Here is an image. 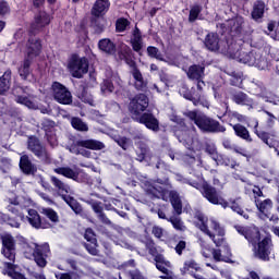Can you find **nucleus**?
Wrapping results in <instances>:
<instances>
[{
    "label": "nucleus",
    "mask_w": 279,
    "mask_h": 279,
    "mask_svg": "<svg viewBox=\"0 0 279 279\" xmlns=\"http://www.w3.org/2000/svg\"><path fill=\"white\" fill-rule=\"evenodd\" d=\"M96 217L101 223H104V226H112V220L108 218L106 213L102 211L101 214H98Z\"/></svg>",
    "instance_id": "obj_61"
},
{
    "label": "nucleus",
    "mask_w": 279,
    "mask_h": 279,
    "mask_svg": "<svg viewBox=\"0 0 279 279\" xmlns=\"http://www.w3.org/2000/svg\"><path fill=\"white\" fill-rule=\"evenodd\" d=\"M43 215L47 217L52 223H58L60 221V217L58 216V211L53 208H44Z\"/></svg>",
    "instance_id": "obj_48"
},
{
    "label": "nucleus",
    "mask_w": 279,
    "mask_h": 279,
    "mask_svg": "<svg viewBox=\"0 0 279 279\" xmlns=\"http://www.w3.org/2000/svg\"><path fill=\"white\" fill-rule=\"evenodd\" d=\"M221 53L225 56H229L233 60H238V62H242V64H248V66H256L260 71L267 69L268 62L267 57L262 56L258 51H243L241 46L236 45V41H230L227 39V46L221 49Z\"/></svg>",
    "instance_id": "obj_1"
},
{
    "label": "nucleus",
    "mask_w": 279,
    "mask_h": 279,
    "mask_svg": "<svg viewBox=\"0 0 279 279\" xmlns=\"http://www.w3.org/2000/svg\"><path fill=\"white\" fill-rule=\"evenodd\" d=\"M17 241L24 251L25 258H33L37 267H47V258L51 254L49 243L28 242L23 235L17 236Z\"/></svg>",
    "instance_id": "obj_2"
},
{
    "label": "nucleus",
    "mask_w": 279,
    "mask_h": 279,
    "mask_svg": "<svg viewBox=\"0 0 279 279\" xmlns=\"http://www.w3.org/2000/svg\"><path fill=\"white\" fill-rule=\"evenodd\" d=\"M202 270V266L197 264L195 259H187L183 263V267L180 268L181 276H191L194 279H202V275H199Z\"/></svg>",
    "instance_id": "obj_19"
},
{
    "label": "nucleus",
    "mask_w": 279,
    "mask_h": 279,
    "mask_svg": "<svg viewBox=\"0 0 279 279\" xmlns=\"http://www.w3.org/2000/svg\"><path fill=\"white\" fill-rule=\"evenodd\" d=\"M202 5L201 4H194L191 7L190 14H189V21L190 23H195L196 19L199 17V14H202Z\"/></svg>",
    "instance_id": "obj_47"
},
{
    "label": "nucleus",
    "mask_w": 279,
    "mask_h": 279,
    "mask_svg": "<svg viewBox=\"0 0 279 279\" xmlns=\"http://www.w3.org/2000/svg\"><path fill=\"white\" fill-rule=\"evenodd\" d=\"M12 82V71L7 70L0 77V95H5L10 90Z\"/></svg>",
    "instance_id": "obj_37"
},
{
    "label": "nucleus",
    "mask_w": 279,
    "mask_h": 279,
    "mask_svg": "<svg viewBox=\"0 0 279 279\" xmlns=\"http://www.w3.org/2000/svg\"><path fill=\"white\" fill-rule=\"evenodd\" d=\"M149 108V97L145 94H136L133 98L130 99L128 105V111L131 119L134 121L137 117L144 114Z\"/></svg>",
    "instance_id": "obj_8"
},
{
    "label": "nucleus",
    "mask_w": 279,
    "mask_h": 279,
    "mask_svg": "<svg viewBox=\"0 0 279 279\" xmlns=\"http://www.w3.org/2000/svg\"><path fill=\"white\" fill-rule=\"evenodd\" d=\"M133 38H131V47L135 53H138V56H143L141 51H143V34L141 33V28L138 26H135L132 34Z\"/></svg>",
    "instance_id": "obj_28"
},
{
    "label": "nucleus",
    "mask_w": 279,
    "mask_h": 279,
    "mask_svg": "<svg viewBox=\"0 0 279 279\" xmlns=\"http://www.w3.org/2000/svg\"><path fill=\"white\" fill-rule=\"evenodd\" d=\"M271 238L265 236L263 240L253 244V256L257 260L263 263H269L271 260Z\"/></svg>",
    "instance_id": "obj_10"
},
{
    "label": "nucleus",
    "mask_w": 279,
    "mask_h": 279,
    "mask_svg": "<svg viewBox=\"0 0 279 279\" xmlns=\"http://www.w3.org/2000/svg\"><path fill=\"white\" fill-rule=\"evenodd\" d=\"M230 84L231 86H241V84H243V78H241V75L234 74L230 80Z\"/></svg>",
    "instance_id": "obj_64"
},
{
    "label": "nucleus",
    "mask_w": 279,
    "mask_h": 279,
    "mask_svg": "<svg viewBox=\"0 0 279 279\" xmlns=\"http://www.w3.org/2000/svg\"><path fill=\"white\" fill-rule=\"evenodd\" d=\"M63 202L70 206L71 210L75 213V215H82L84 213V208L82 207V204L75 199V197L70 196L65 198Z\"/></svg>",
    "instance_id": "obj_42"
},
{
    "label": "nucleus",
    "mask_w": 279,
    "mask_h": 279,
    "mask_svg": "<svg viewBox=\"0 0 279 279\" xmlns=\"http://www.w3.org/2000/svg\"><path fill=\"white\" fill-rule=\"evenodd\" d=\"M88 204L90 205V208L96 216L101 215V213H104V203L99 201H89Z\"/></svg>",
    "instance_id": "obj_54"
},
{
    "label": "nucleus",
    "mask_w": 279,
    "mask_h": 279,
    "mask_svg": "<svg viewBox=\"0 0 279 279\" xmlns=\"http://www.w3.org/2000/svg\"><path fill=\"white\" fill-rule=\"evenodd\" d=\"M70 123L76 132H88V124L80 117H72Z\"/></svg>",
    "instance_id": "obj_41"
},
{
    "label": "nucleus",
    "mask_w": 279,
    "mask_h": 279,
    "mask_svg": "<svg viewBox=\"0 0 279 279\" xmlns=\"http://www.w3.org/2000/svg\"><path fill=\"white\" fill-rule=\"evenodd\" d=\"M113 56L118 62H124L128 66H130L132 76L135 80L136 90H144L145 88H147V82H145L143 73H141L138 65L134 60V52L132 51V48H130V46L124 45Z\"/></svg>",
    "instance_id": "obj_4"
},
{
    "label": "nucleus",
    "mask_w": 279,
    "mask_h": 279,
    "mask_svg": "<svg viewBox=\"0 0 279 279\" xmlns=\"http://www.w3.org/2000/svg\"><path fill=\"white\" fill-rule=\"evenodd\" d=\"M235 136H238V138H241L242 141H245L246 143H253L254 140L252 138V135L250 134V130H247V128H245V125L241 124V123H236V124H230Z\"/></svg>",
    "instance_id": "obj_30"
},
{
    "label": "nucleus",
    "mask_w": 279,
    "mask_h": 279,
    "mask_svg": "<svg viewBox=\"0 0 279 279\" xmlns=\"http://www.w3.org/2000/svg\"><path fill=\"white\" fill-rule=\"evenodd\" d=\"M78 90H80V94H78L80 99H82L84 104H88L89 106H93V102L95 100H93V96L88 94V86L80 85Z\"/></svg>",
    "instance_id": "obj_43"
},
{
    "label": "nucleus",
    "mask_w": 279,
    "mask_h": 279,
    "mask_svg": "<svg viewBox=\"0 0 279 279\" xmlns=\"http://www.w3.org/2000/svg\"><path fill=\"white\" fill-rule=\"evenodd\" d=\"M135 160H137V162H144V160L147 158V155L149 154V147H147L145 144H141L135 150Z\"/></svg>",
    "instance_id": "obj_44"
},
{
    "label": "nucleus",
    "mask_w": 279,
    "mask_h": 279,
    "mask_svg": "<svg viewBox=\"0 0 279 279\" xmlns=\"http://www.w3.org/2000/svg\"><path fill=\"white\" fill-rule=\"evenodd\" d=\"M43 53V40L36 37H29L25 44L24 58L36 62Z\"/></svg>",
    "instance_id": "obj_14"
},
{
    "label": "nucleus",
    "mask_w": 279,
    "mask_h": 279,
    "mask_svg": "<svg viewBox=\"0 0 279 279\" xmlns=\"http://www.w3.org/2000/svg\"><path fill=\"white\" fill-rule=\"evenodd\" d=\"M51 23V17L45 11H39L35 16L34 21L31 23V29H43V27H47Z\"/></svg>",
    "instance_id": "obj_26"
},
{
    "label": "nucleus",
    "mask_w": 279,
    "mask_h": 279,
    "mask_svg": "<svg viewBox=\"0 0 279 279\" xmlns=\"http://www.w3.org/2000/svg\"><path fill=\"white\" fill-rule=\"evenodd\" d=\"M110 10V0H96L90 9L92 16H106Z\"/></svg>",
    "instance_id": "obj_27"
},
{
    "label": "nucleus",
    "mask_w": 279,
    "mask_h": 279,
    "mask_svg": "<svg viewBox=\"0 0 279 279\" xmlns=\"http://www.w3.org/2000/svg\"><path fill=\"white\" fill-rule=\"evenodd\" d=\"M234 230L244 236L251 245H256L260 241V229L256 226L243 227L240 225L234 226Z\"/></svg>",
    "instance_id": "obj_17"
},
{
    "label": "nucleus",
    "mask_w": 279,
    "mask_h": 279,
    "mask_svg": "<svg viewBox=\"0 0 279 279\" xmlns=\"http://www.w3.org/2000/svg\"><path fill=\"white\" fill-rule=\"evenodd\" d=\"M15 101L16 104H21V106H26V108H32V106H34V101L27 96L17 95L15 96Z\"/></svg>",
    "instance_id": "obj_57"
},
{
    "label": "nucleus",
    "mask_w": 279,
    "mask_h": 279,
    "mask_svg": "<svg viewBox=\"0 0 279 279\" xmlns=\"http://www.w3.org/2000/svg\"><path fill=\"white\" fill-rule=\"evenodd\" d=\"M190 186H193V189H196V191H199L201 195L204 197V199H207L209 204H213L214 206H221L222 208L230 207V203L221 196V192L218 191L217 187L210 185L204 177L199 179V181H190Z\"/></svg>",
    "instance_id": "obj_5"
},
{
    "label": "nucleus",
    "mask_w": 279,
    "mask_h": 279,
    "mask_svg": "<svg viewBox=\"0 0 279 279\" xmlns=\"http://www.w3.org/2000/svg\"><path fill=\"white\" fill-rule=\"evenodd\" d=\"M27 147L37 158H47V147L34 135L28 137Z\"/></svg>",
    "instance_id": "obj_21"
},
{
    "label": "nucleus",
    "mask_w": 279,
    "mask_h": 279,
    "mask_svg": "<svg viewBox=\"0 0 279 279\" xmlns=\"http://www.w3.org/2000/svg\"><path fill=\"white\" fill-rule=\"evenodd\" d=\"M117 145L121 147L124 151H128L130 149V145L132 144V141L128 138L126 136H120L116 140Z\"/></svg>",
    "instance_id": "obj_53"
},
{
    "label": "nucleus",
    "mask_w": 279,
    "mask_h": 279,
    "mask_svg": "<svg viewBox=\"0 0 279 279\" xmlns=\"http://www.w3.org/2000/svg\"><path fill=\"white\" fill-rule=\"evenodd\" d=\"M229 95L231 101L236 104V106H252V98H250V96L242 90L230 89Z\"/></svg>",
    "instance_id": "obj_25"
},
{
    "label": "nucleus",
    "mask_w": 279,
    "mask_h": 279,
    "mask_svg": "<svg viewBox=\"0 0 279 279\" xmlns=\"http://www.w3.org/2000/svg\"><path fill=\"white\" fill-rule=\"evenodd\" d=\"M28 223L35 228L36 230H47L51 228V223L47 221V219L41 218L40 214L36 211V209H29L28 210V217H27Z\"/></svg>",
    "instance_id": "obj_20"
},
{
    "label": "nucleus",
    "mask_w": 279,
    "mask_h": 279,
    "mask_svg": "<svg viewBox=\"0 0 279 279\" xmlns=\"http://www.w3.org/2000/svg\"><path fill=\"white\" fill-rule=\"evenodd\" d=\"M171 206L177 215H182V199L180 196L173 195L170 198Z\"/></svg>",
    "instance_id": "obj_49"
},
{
    "label": "nucleus",
    "mask_w": 279,
    "mask_h": 279,
    "mask_svg": "<svg viewBox=\"0 0 279 279\" xmlns=\"http://www.w3.org/2000/svg\"><path fill=\"white\" fill-rule=\"evenodd\" d=\"M228 40L230 43H233L234 38L232 37H226L225 41L219 38V34L217 33H208L205 36L204 39V45L206 47V49H208V51H221V49H223V47H228Z\"/></svg>",
    "instance_id": "obj_15"
},
{
    "label": "nucleus",
    "mask_w": 279,
    "mask_h": 279,
    "mask_svg": "<svg viewBox=\"0 0 279 279\" xmlns=\"http://www.w3.org/2000/svg\"><path fill=\"white\" fill-rule=\"evenodd\" d=\"M53 128H56V121L50 120V119H45L41 122V130L46 133V136L48 134H51L53 132Z\"/></svg>",
    "instance_id": "obj_51"
},
{
    "label": "nucleus",
    "mask_w": 279,
    "mask_h": 279,
    "mask_svg": "<svg viewBox=\"0 0 279 279\" xmlns=\"http://www.w3.org/2000/svg\"><path fill=\"white\" fill-rule=\"evenodd\" d=\"M214 161L216 162V165H221L223 167H230L231 169H234V167H236V160L230 158L228 155H223V154H219L216 157V159H214Z\"/></svg>",
    "instance_id": "obj_40"
},
{
    "label": "nucleus",
    "mask_w": 279,
    "mask_h": 279,
    "mask_svg": "<svg viewBox=\"0 0 279 279\" xmlns=\"http://www.w3.org/2000/svg\"><path fill=\"white\" fill-rule=\"evenodd\" d=\"M98 49L107 56H117V44L110 38H104L98 41Z\"/></svg>",
    "instance_id": "obj_31"
},
{
    "label": "nucleus",
    "mask_w": 279,
    "mask_h": 279,
    "mask_svg": "<svg viewBox=\"0 0 279 279\" xmlns=\"http://www.w3.org/2000/svg\"><path fill=\"white\" fill-rule=\"evenodd\" d=\"M230 208L231 210H233V213H236L244 219H250V215L245 214V210H243V208L241 207V205H239V203H236V201L231 202Z\"/></svg>",
    "instance_id": "obj_52"
},
{
    "label": "nucleus",
    "mask_w": 279,
    "mask_h": 279,
    "mask_svg": "<svg viewBox=\"0 0 279 279\" xmlns=\"http://www.w3.org/2000/svg\"><path fill=\"white\" fill-rule=\"evenodd\" d=\"M211 230L216 232L217 236H226V229L217 220H211Z\"/></svg>",
    "instance_id": "obj_56"
},
{
    "label": "nucleus",
    "mask_w": 279,
    "mask_h": 279,
    "mask_svg": "<svg viewBox=\"0 0 279 279\" xmlns=\"http://www.w3.org/2000/svg\"><path fill=\"white\" fill-rule=\"evenodd\" d=\"M184 250H186V241L180 240L175 245L174 251L178 256H182Z\"/></svg>",
    "instance_id": "obj_60"
},
{
    "label": "nucleus",
    "mask_w": 279,
    "mask_h": 279,
    "mask_svg": "<svg viewBox=\"0 0 279 279\" xmlns=\"http://www.w3.org/2000/svg\"><path fill=\"white\" fill-rule=\"evenodd\" d=\"M205 151L214 160L219 156V151H217V147L215 145L207 144L205 147Z\"/></svg>",
    "instance_id": "obj_58"
},
{
    "label": "nucleus",
    "mask_w": 279,
    "mask_h": 279,
    "mask_svg": "<svg viewBox=\"0 0 279 279\" xmlns=\"http://www.w3.org/2000/svg\"><path fill=\"white\" fill-rule=\"evenodd\" d=\"M82 147L83 149H80ZM106 148V144L99 142L97 140H77L73 144H71V151L81 156H86L88 151L84 149H92V151H101V149Z\"/></svg>",
    "instance_id": "obj_9"
},
{
    "label": "nucleus",
    "mask_w": 279,
    "mask_h": 279,
    "mask_svg": "<svg viewBox=\"0 0 279 279\" xmlns=\"http://www.w3.org/2000/svg\"><path fill=\"white\" fill-rule=\"evenodd\" d=\"M204 71H206V68H204L199 64H193L189 68L186 75H187L189 80H192V81L203 80Z\"/></svg>",
    "instance_id": "obj_35"
},
{
    "label": "nucleus",
    "mask_w": 279,
    "mask_h": 279,
    "mask_svg": "<svg viewBox=\"0 0 279 279\" xmlns=\"http://www.w3.org/2000/svg\"><path fill=\"white\" fill-rule=\"evenodd\" d=\"M168 221L173 226L174 230H182V220L178 217H171Z\"/></svg>",
    "instance_id": "obj_62"
},
{
    "label": "nucleus",
    "mask_w": 279,
    "mask_h": 279,
    "mask_svg": "<svg viewBox=\"0 0 279 279\" xmlns=\"http://www.w3.org/2000/svg\"><path fill=\"white\" fill-rule=\"evenodd\" d=\"M84 239L86 242H83L82 245L85 247L86 252L90 254V256H99V243L97 242V234L93 228L85 230Z\"/></svg>",
    "instance_id": "obj_18"
},
{
    "label": "nucleus",
    "mask_w": 279,
    "mask_h": 279,
    "mask_svg": "<svg viewBox=\"0 0 279 279\" xmlns=\"http://www.w3.org/2000/svg\"><path fill=\"white\" fill-rule=\"evenodd\" d=\"M32 64H34V61L24 57L17 69V73L22 80H27L32 75Z\"/></svg>",
    "instance_id": "obj_34"
},
{
    "label": "nucleus",
    "mask_w": 279,
    "mask_h": 279,
    "mask_svg": "<svg viewBox=\"0 0 279 279\" xmlns=\"http://www.w3.org/2000/svg\"><path fill=\"white\" fill-rule=\"evenodd\" d=\"M19 167L24 175H36L38 173V166L32 162V158L27 154L21 155Z\"/></svg>",
    "instance_id": "obj_22"
},
{
    "label": "nucleus",
    "mask_w": 279,
    "mask_h": 279,
    "mask_svg": "<svg viewBox=\"0 0 279 279\" xmlns=\"http://www.w3.org/2000/svg\"><path fill=\"white\" fill-rule=\"evenodd\" d=\"M255 206L257 207L259 213H262V215H267V213H269L271 208H274V202L271 201V198L260 201L255 197Z\"/></svg>",
    "instance_id": "obj_38"
},
{
    "label": "nucleus",
    "mask_w": 279,
    "mask_h": 279,
    "mask_svg": "<svg viewBox=\"0 0 279 279\" xmlns=\"http://www.w3.org/2000/svg\"><path fill=\"white\" fill-rule=\"evenodd\" d=\"M131 22L130 20L125 19V17H119L116 21V31L117 32H125L128 29V27H130Z\"/></svg>",
    "instance_id": "obj_50"
},
{
    "label": "nucleus",
    "mask_w": 279,
    "mask_h": 279,
    "mask_svg": "<svg viewBox=\"0 0 279 279\" xmlns=\"http://www.w3.org/2000/svg\"><path fill=\"white\" fill-rule=\"evenodd\" d=\"M184 117L193 121L194 125L198 128L199 132L203 134H222L226 132V126L205 113H199L197 110L187 111L184 113Z\"/></svg>",
    "instance_id": "obj_3"
},
{
    "label": "nucleus",
    "mask_w": 279,
    "mask_h": 279,
    "mask_svg": "<svg viewBox=\"0 0 279 279\" xmlns=\"http://www.w3.org/2000/svg\"><path fill=\"white\" fill-rule=\"evenodd\" d=\"M133 121L144 125L145 129L150 130V132H160V120H158L151 111H145L137 118L133 119Z\"/></svg>",
    "instance_id": "obj_16"
},
{
    "label": "nucleus",
    "mask_w": 279,
    "mask_h": 279,
    "mask_svg": "<svg viewBox=\"0 0 279 279\" xmlns=\"http://www.w3.org/2000/svg\"><path fill=\"white\" fill-rule=\"evenodd\" d=\"M5 14H10V4H8V1L2 0L0 1V19H3Z\"/></svg>",
    "instance_id": "obj_59"
},
{
    "label": "nucleus",
    "mask_w": 279,
    "mask_h": 279,
    "mask_svg": "<svg viewBox=\"0 0 279 279\" xmlns=\"http://www.w3.org/2000/svg\"><path fill=\"white\" fill-rule=\"evenodd\" d=\"M54 173L58 175H63V178H68V180L77 181L80 178V173L71 167H59L54 169Z\"/></svg>",
    "instance_id": "obj_36"
},
{
    "label": "nucleus",
    "mask_w": 279,
    "mask_h": 279,
    "mask_svg": "<svg viewBox=\"0 0 279 279\" xmlns=\"http://www.w3.org/2000/svg\"><path fill=\"white\" fill-rule=\"evenodd\" d=\"M222 146L225 147V149H229V151H234L235 154H240V156H245V154H243V148L232 143V140L230 138L223 140Z\"/></svg>",
    "instance_id": "obj_45"
},
{
    "label": "nucleus",
    "mask_w": 279,
    "mask_h": 279,
    "mask_svg": "<svg viewBox=\"0 0 279 279\" xmlns=\"http://www.w3.org/2000/svg\"><path fill=\"white\" fill-rule=\"evenodd\" d=\"M7 275L12 279H27L22 272L16 271V265L14 262H9L4 264Z\"/></svg>",
    "instance_id": "obj_39"
},
{
    "label": "nucleus",
    "mask_w": 279,
    "mask_h": 279,
    "mask_svg": "<svg viewBox=\"0 0 279 279\" xmlns=\"http://www.w3.org/2000/svg\"><path fill=\"white\" fill-rule=\"evenodd\" d=\"M89 66L88 58L80 57L77 53H73L68 61L69 72L75 80H82L88 73Z\"/></svg>",
    "instance_id": "obj_7"
},
{
    "label": "nucleus",
    "mask_w": 279,
    "mask_h": 279,
    "mask_svg": "<svg viewBox=\"0 0 279 279\" xmlns=\"http://www.w3.org/2000/svg\"><path fill=\"white\" fill-rule=\"evenodd\" d=\"M2 247L1 254L10 260V263H16V240L11 233H4L0 236Z\"/></svg>",
    "instance_id": "obj_12"
},
{
    "label": "nucleus",
    "mask_w": 279,
    "mask_h": 279,
    "mask_svg": "<svg viewBox=\"0 0 279 279\" xmlns=\"http://www.w3.org/2000/svg\"><path fill=\"white\" fill-rule=\"evenodd\" d=\"M278 121V118L274 116V113L264 110V123H263V130H258V120L254 119L252 120V125H253V132L264 143L267 145L270 149L276 147V143L271 138L274 134H271V130L276 128V122Z\"/></svg>",
    "instance_id": "obj_6"
},
{
    "label": "nucleus",
    "mask_w": 279,
    "mask_h": 279,
    "mask_svg": "<svg viewBox=\"0 0 279 279\" xmlns=\"http://www.w3.org/2000/svg\"><path fill=\"white\" fill-rule=\"evenodd\" d=\"M195 219H197L198 222H196V228L201 230V232H204L209 239H211L213 243H215L216 247H221L223 243H226V238L220 236L216 238L215 233H211L210 229H208V218L204 216V214L198 213L195 215Z\"/></svg>",
    "instance_id": "obj_13"
},
{
    "label": "nucleus",
    "mask_w": 279,
    "mask_h": 279,
    "mask_svg": "<svg viewBox=\"0 0 279 279\" xmlns=\"http://www.w3.org/2000/svg\"><path fill=\"white\" fill-rule=\"evenodd\" d=\"M223 250L226 252V255H221V250L219 248H213L211 254L214 257V260L216 263H232V250L229 245H225Z\"/></svg>",
    "instance_id": "obj_29"
},
{
    "label": "nucleus",
    "mask_w": 279,
    "mask_h": 279,
    "mask_svg": "<svg viewBox=\"0 0 279 279\" xmlns=\"http://www.w3.org/2000/svg\"><path fill=\"white\" fill-rule=\"evenodd\" d=\"M101 93H114V83L106 78L100 85Z\"/></svg>",
    "instance_id": "obj_55"
},
{
    "label": "nucleus",
    "mask_w": 279,
    "mask_h": 279,
    "mask_svg": "<svg viewBox=\"0 0 279 279\" xmlns=\"http://www.w3.org/2000/svg\"><path fill=\"white\" fill-rule=\"evenodd\" d=\"M180 94L184 99H187V101H192L194 106H204V102L202 101V94L197 92L195 87L190 89L186 85H183L180 89Z\"/></svg>",
    "instance_id": "obj_23"
},
{
    "label": "nucleus",
    "mask_w": 279,
    "mask_h": 279,
    "mask_svg": "<svg viewBox=\"0 0 279 279\" xmlns=\"http://www.w3.org/2000/svg\"><path fill=\"white\" fill-rule=\"evenodd\" d=\"M251 17L256 23H260V20L265 17V1L263 0H256L253 3V9L251 12Z\"/></svg>",
    "instance_id": "obj_33"
},
{
    "label": "nucleus",
    "mask_w": 279,
    "mask_h": 279,
    "mask_svg": "<svg viewBox=\"0 0 279 279\" xmlns=\"http://www.w3.org/2000/svg\"><path fill=\"white\" fill-rule=\"evenodd\" d=\"M51 89L57 104H61V106H71V104H73V94H71V90L62 83L53 82Z\"/></svg>",
    "instance_id": "obj_11"
},
{
    "label": "nucleus",
    "mask_w": 279,
    "mask_h": 279,
    "mask_svg": "<svg viewBox=\"0 0 279 279\" xmlns=\"http://www.w3.org/2000/svg\"><path fill=\"white\" fill-rule=\"evenodd\" d=\"M146 51H147L148 58H154L155 60L165 62V58L162 57V53L156 46H148Z\"/></svg>",
    "instance_id": "obj_46"
},
{
    "label": "nucleus",
    "mask_w": 279,
    "mask_h": 279,
    "mask_svg": "<svg viewBox=\"0 0 279 279\" xmlns=\"http://www.w3.org/2000/svg\"><path fill=\"white\" fill-rule=\"evenodd\" d=\"M231 117L233 119H236V121H239V123H246L247 122V116L241 114V113H239V111H233L231 113Z\"/></svg>",
    "instance_id": "obj_63"
},
{
    "label": "nucleus",
    "mask_w": 279,
    "mask_h": 279,
    "mask_svg": "<svg viewBox=\"0 0 279 279\" xmlns=\"http://www.w3.org/2000/svg\"><path fill=\"white\" fill-rule=\"evenodd\" d=\"M144 245L148 250V254L154 257L155 263H165V255L158 253V247L153 239H146Z\"/></svg>",
    "instance_id": "obj_32"
},
{
    "label": "nucleus",
    "mask_w": 279,
    "mask_h": 279,
    "mask_svg": "<svg viewBox=\"0 0 279 279\" xmlns=\"http://www.w3.org/2000/svg\"><path fill=\"white\" fill-rule=\"evenodd\" d=\"M50 182L52 184V186H54L59 197H61V199H66L68 197H71V186L66 183H64L62 180H60L58 177H50Z\"/></svg>",
    "instance_id": "obj_24"
}]
</instances>
